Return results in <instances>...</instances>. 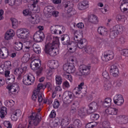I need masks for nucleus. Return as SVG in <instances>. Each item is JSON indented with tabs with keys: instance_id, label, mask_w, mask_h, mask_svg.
I'll use <instances>...</instances> for the list:
<instances>
[{
	"instance_id": "9d476101",
	"label": "nucleus",
	"mask_w": 128,
	"mask_h": 128,
	"mask_svg": "<svg viewBox=\"0 0 128 128\" xmlns=\"http://www.w3.org/2000/svg\"><path fill=\"white\" fill-rule=\"evenodd\" d=\"M114 56V54L112 50H108V54L104 53L103 56H102V60L104 62H108L110 60H112Z\"/></svg>"
},
{
	"instance_id": "aec40b11",
	"label": "nucleus",
	"mask_w": 128,
	"mask_h": 128,
	"mask_svg": "<svg viewBox=\"0 0 128 128\" xmlns=\"http://www.w3.org/2000/svg\"><path fill=\"white\" fill-rule=\"evenodd\" d=\"M89 110H92L91 114L92 112H95L98 110V103L96 102H92L89 104Z\"/></svg>"
},
{
	"instance_id": "f3484780",
	"label": "nucleus",
	"mask_w": 128,
	"mask_h": 128,
	"mask_svg": "<svg viewBox=\"0 0 128 128\" xmlns=\"http://www.w3.org/2000/svg\"><path fill=\"white\" fill-rule=\"evenodd\" d=\"M8 56V50L6 48L0 50V58L2 59L6 58Z\"/></svg>"
},
{
	"instance_id": "e2e57ef3",
	"label": "nucleus",
	"mask_w": 128,
	"mask_h": 128,
	"mask_svg": "<svg viewBox=\"0 0 128 128\" xmlns=\"http://www.w3.org/2000/svg\"><path fill=\"white\" fill-rule=\"evenodd\" d=\"M23 14L24 16H30L32 15V12L28 10H26L23 12Z\"/></svg>"
},
{
	"instance_id": "a878e982",
	"label": "nucleus",
	"mask_w": 128,
	"mask_h": 128,
	"mask_svg": "<svg viewBox=\"0 0 128 128\" xmlns=\"http://www.w3.org/2000/svg\"><path fill=\"white\" fill-rule=\"evenodd\" d=\"M112 105V98H106L104 102H103L102 106L104 108H110Z\"/></svg>"
},
{
	"instance_id": "bb28decb",
	"label": "nucleus",
	"mask_w": 128,
	"mask_h": 128,
	"mask_svg": "<svg viewBox=\"0 0 128 128\" xmlns=\"http://www.w3.org/2000/svg\"><path fill=\"white\" fill-rule=\"evenodd\" d=\"M8 109L6 107L3 106L0 109V117L1 118H4V116L8 114Z\"/></svg>"
},
{
	"instance_id": "4468645a",
	"label": "nucleus",
	"mask_w": 128,
	"mask_h": 128,
	"mask_svg": "<svg viewBox=\"0 0 128 128\" xmlns=\"http://www.w3.org/2000/svg\"><path fill=\"white\" fill-rule=\"evenodd\" d=\"M38 62H40V59H35L33 60L30 63V68L33 70H36L38 68H40V65Z\"/></svg>"
},
{
	"instance_id": "7ed1b4c3",
	"label": "nucleus",
	"mask_w": 128,
	"mask_h": 128,
	"mask_svg": "<svg viewBox=\"0 0 128 128\" xmlns=\"http://www.w3.org/2000/svg\"><path fill=\"white\" fill-rule=\"evenodd\" d=\"M124 32V26L122 25H116L113 27L112 30L110 32V38H114L120 32Z\"/></svg>"
},
{
	"instance_id": "bf43d9fd",
	"label": "nucleus",
	"mask_w": 128,
	"mask_h": 128,
	"mask_svg": "<svg viewBox=\"0 0 128 128\" xmlns=\"http://www.w3.org/2000/svg\"><path fill=\"white\" fill-rule=\"evenodd\" d=\"M44 88V84H39L37 86V88L34 90L37 92H40V89Z\"/></svg>"
},
{
	"instance_id": "c03bdc74",
	"label": "nucleus",
	"mask_w": 128,
	"mask_h": 128,
	"mask_svg": "<svg viewBox=\"0 0 128 128\" xmlns=\"http://www.w3.org/2000/svg\"><path fill=\"white\" fill-rule=\"evenodd\" d=\"M22 82L26 86H30V84H32L30 80H28V77L26 76H24L23 78Z\"/></svg>"
},
{
	"instance_id": "338daca9",
	"label": "nucleus",
	"mask_w": 128,
	"mask_h": 128,
	"mask_svg": "<svg viewBox=\"0 0 128 128\" xmlns=\"http://www.w3.org/2000/svg\"><path fill=\"white\" fill-rule=\"evenodd\" d=\"M14 114L16 116H22V112L20 110H16V112H14Z\"/></svg>"
},
{
	"instance_id": "37998d69",
	"label": "nucleus",
	"mask_w": 128,
	"mask_h": 128,
	"mask_svg": "<svg viewBox=\"0 0 128 128\" xmlns=\"http://www.w3.org/2000/svg\"><path fill=\"white\" fill-rule=\"evenodd\" d=\"M27 78H28V80H29V82H30L31 84L34 82L36 78H34V75H32V74H29L27 76Z\"/></svg>"
},
{
	"instance_id": "9b49d317",
	"label": "nucleus",
	"mask_w": 128,
	"mask_h": 128,
	"mask_svg": "<svg viewBox=\"0 0 128 128\" xmlns=\"http://www.w3.org/2000/svg\"><path fill=\"white\" fill-rule=\"evenodd\" d=\"M113 100L115 104H116L117 106H122L124 102V98L121 94L116 95L114 96Z\"/></svg>"
},
{
	"instance_id": "09e8293b",
	"label": "nucleus",
	"mask_w": 128,
	"mask_h": 128,
	"mask_svg": "<svg viewBox=\"0 0 128 128\" xmlns=\"http://www.w3.org/2000/svg\"><path fill=\"white\" fill-rule=\"evenodd\" d=\"M4 104H6V106H8L12 108V106H14V101L12 100H6L4 102Z\"/></svg>"
},
{
	"instance_id": "dca6fc26",
	"label": "nucleus",
	"mask_w": 128,
	"mask_h": 128,
	"mask_svg": "<svg viewBox=\"0 0 128 128\" xmlns=\"http://www.w3.org/2000/svg\"><path fill=\"white\" fill-rule=\"evenodd\" d=\"M86 114H90L92 112H90L86 108H80L78 112V115L80 118H84V116H86Z\"/></svg>"
},
{
	"instance_id": "e433bc0d",
	"label": "nucleus",
	"mask_w": 128,
	"mask_h": 128,
	"mask_svg": "<svg viewBox=\"0 0 128 128\" xmlns=\"http://www.w3.org/2000/svg\"><path fill=\"white\" fill-rule=\"evenodd\" d=\"M14 76L12 75L11 77L9 76V78L6 80V82L8 84V86L9 84H14Z\"/></svg>"
},
{
	"instance_id": "a211bd4d",
	"label": "nucleus",
	"mask_w": 128,
	"mask_h": 128,
	"mask_svg": "<svg viewBox=\"0 0 128 128\" xmlns=\"http://www.w3.org/2000/svg\"><path fill=\"white\" fill-rule=\"evenodd\" d=\"M77 43V46L78 48H86V46L88 44V42L84 38L80 39Z\"/></svg>"
},
{
	"instance_id": "4d7b16f0",
	"label": "nucleus",
	"mask_w": 128,
	"mask_h": 128,
	"mask_svg": "<svg viewBox=\"0 0 128 128\" xmlns=\"http://www.w3.org/2000/svg\"><path fill=\"white\" fill-rule=\"evenodd\" d=\"M53 106L54 108H58V107L60 106V102H58V100L56 99L54 102Z\"/></svg>"
},
{
	"instance_id": "c756f323",
	"label": "nucleus",
	"mask_w": 128,
	"mask_h": 128,
	"mask_svg": "<svg viewBox=\"0 0 128 128\" xmlns=\"http://www.w3.org/2000/svg\"><path fill=\"white\" fill-rule=\"evenodd\" d=\"M70 2H66L64 4V10L66 12H68V14L72 12V7H70Z\"/></svg>"
},
{
	"instance_id": "774afa93",
	"label": "nucleus",
	"mask_w": 128,
	"mask_h": 128,
	"mask_svg": "<svg viewBox=\"0 0 128 128\" xmlns=\"http://www.w3.org/2000/svg\"><path fill=\"white\" fill-rule=\"evenodd\" d=\"M122 54L124 56H128V49H124L122 51Z\"/></svg>"
},
{
	"instance_id": "6e6552de",
	"label": "nucleus",
	"mask_w": 128,
	"mask_h": 128,
	"mask_svg": "<svg viewBox=\"0 0 128 128\" xmlns=\"http://www.w3.org/2000/svg\"><path fill=\"white\" fill-rule=\"evenodd\" d=\"M26 70V66H22V68H19L14 70V74L18 76L17 79L18 80H22V72H24Z\"/></svg>"
},
{
	"instance_id": "393cba45",
	"label": "nucleus",
	"mask_w": 128,
	"mask_h": 128,
	"mask_svg": "<svg viewBox=\"0 0 128 128\" xmlns=\"http://www.w3.org/2000/svg\"><path fill=\"white\" fill-rule=\"evenodd\" d=\"M88 21L92 24H98V17L96 15H91L88 16Z\"/></svg>"
},
{
	"instance_id": "3c124183",
	"label": "nucleus",
	"mask_w": 128,
	"mask_h": 128,
	"mask_svg": "<svg viewBox=\"0 0 128 128\" xmlns=\"http://www.w3.org/2000/svg\"><path fill=\"white\" fill-rule=\"evenodd\" d=\"M58 26H59V28H58V32L59 34H62V32H64L66 31V28L62 26L58 25Z\"/></svg>"
},
{
	"instance_id": "7c9ffc66",
	"label": "nucleus",
	"mask_w": 128,
	"mask_h": 128,
	"mask_svg": "<svg viewBox=\"0 0 128 128\" xmlns=\"http://www.w3.org/2000/svg\"><path fill=\"white\" fill-rule=\"evenodd\" d=\"M60 26L58 25H55L54 26H52L50 28V30L52 34H58V28Z\"/></svg>"
},
{
	"instance_id": "680f3d73",
	"label": "nucleus",
	"mask_w": 128,
	"mask_h": 128,
	"mask_svg": "<svg viewBox=\"0 0 128 128\" xmlns=\"http://www.w3.org/2000/svg\"><path fill=\"white\" fill-rule=\"evenodd\" d=\"M10 2L12 6H14V4H18V3H16V1L14 2V0H13V2L12 1V0H5L4 2L5 4H8V2Z\"/></svg>"
},
{
	"instance_id": "5fc2aeb1",
	"label": "nucleus",
	"mask_w": 128,
	"mask_h": 128,
	"mask_svg": "<svg viewBox=\"0 0 128 128\" xmlns=\"http://www.w3.org/2000/svg\"><path fill=\"white\" fill-rule=\"evenodd\" d=\"M56 84H62V77L60 76H56Z\"/></svg>"
},
{
	"instance_id": "8fccbe9b",
	"label": "nucleus",
	"mask_w": 128,
	"mask_h": 128,
	"mask_svg": "<svg viewBox=\"0 0 128 128\" xmlns=\"http://www.w3.org/2000/svg\"><path fill=\"white\" fill-rule=\"evenodd\" d=\"M40 94L39 92H37V91L34 90L33 92V94L32 95V100H34V102H36V98L38 96V94Z\"/></svg>"
},
{
	"instance_id": "603ef678",
	"label": "nucleus",
	"mask_w": 128,
	"mask_h": 128,
	"mask_svg": "<svg viewBox=\"0 0 128 128\" xmlns=\"http://www.w3.org/2000/svg\"><path fill=\"white\" fill-rule=\"evenodd\" d=\"M116 19L120 22H126V17L124 16L118 14L116 16Z\"/></svg>"
},
{
	"instance_id": "de8ad7c7",
	"label": "nucleus",
	"mask_w": 128,
	"mask_h": 128,
	"mask_svg": "<svg viewBox=\"0 0 128 128\" xmlns=\"http://www.w3.org/2000/svg\"><path fill=\"white\" fill-rule=\"evenodd\" d=\"M84 50L87 54H92L94 52V50H92V48L91 46H87L84 48Z\"/></svg>"
},
{
	"instance_id": "f257e3e1",
	"label": "nucleus",
	"mask_w": 128,
	"mask_h": 128,
	"mask_svg": "<svg viewBox=\"0 0 128 128\" xmlns=\"http://www.w3.org/2000/svg\"><path fill=\"white\" fill-rule=\"evenodd\" d=\"M40 110L38 111V113H32V116H29V124L28 128H32V126H36L40 124V122L42 120V116H40Z\"/></svg>"
},
{
	"instance_id": "13d9d810",
	"label": "nucleus",
	"mask_w": 128,
	"mask_h": 128,
	"mask_svg": "<svg viewBox=\"0 0 128 128\" xmlns=\"http://www.w3.org/2000/svg\"><path fill=\"white\" fill-rule=\"evenodd\" d=\"M102 126L104 128H110V124L108 122L104 121L102 122Z\"/></svg>"
},
{
	"instance_id": "69168bd1",
	"label": "nucleus",
	"mask_w": 128,
	"mask_h": 128,
	"mask_svg": "<svg viewBox=\"0 0 128 128\" xmlns=\"http://www.w3.org/2000/svg\"><path fill=\"white\" fill-rule=\"evenodd\" d=\"M78 10H86V7L82 4L80 3L78 4Z\"/></svg>"
},
{
	"instance_id": "a19ab883",
	"label": "nucleus",
	"mask_w": 128,
	"mask_h": 128,
	"mask_svg": "<svg viewBox=\"0 0 128 128\" xmlns=\"http://www.w3.org/2000/svg\"><path fill=\"white\" fill-rule=\"evenodd\" d=\"M68 120L66 119H62L61 120V123H60V126L62 128H66V126L68 124Z\"/></svg>"
},
{
	"instance_id": "79ce46f5",
	"label": "nucleus",
	"mask_w": 128,
	"mask_h": 128,
	"mask_svg": "<svg viewBox=\"0 0 128 128\" xmlns=\"http://www.w3.org/2000/svg\"><path fill=\"white\" fill-rule=\"evenodd\" d=\"M90 120H98L100 118V115L98 114H91Z\"/></svg>"
},
{
	"instance_id": "c9c22d12",
	"label": "nucleus",
	"mask_w": 128,
	"mask_h": 128,
	"mask_svg": "<svg viewBox=\"0 0 128 128\" xmlns=\"http://www.w3.org/2000/svg\"><path fill=\"white\" fill-rule=\"evenodd\" d=\"M64 95H65L66 96L65 97L66 98H68V100H70V102H72L74 98V96H72V92H66L64 94Z\"/></svg>"
},
{
	"instance_id": "0eeeda50",
	"label": "nucleus",
	"mask_w": 128,
	"mask_h": 128,
	"mask_svg": "<svg viewBox=\"0 0 128 128\" xmlns=\"http://www.w3.org/2000/svg\"><path fill=\"white\" fill-rule=\"evenodd\" d=\"M6 88L8 90L10 94H14V92H16L20 90L18 84H16L8 85Z\"/></svg>"
},
{
	"instance_id": "b1692460",
	"label": "nucleus",
	"mask_w": 128,
	"mask_h": 128,
	"mask_svg": "<svg viewBox=\"0 0 128 128\" xmlns=\"http://www.w3.org/2000/svg\"><path fill=\"white\" fill-rule=\"evenodd\" d=\"M108 112L109 114L112 116H116L118 112V109L114 108H110L108 109Z\"/></svg>"
},
{
	"instance_id": "6e6d98bb",
	"label": "nucleus",
	"mask_w": 128,
	"mask_h": 128,
	"mask_svg": "<svg viewBox=\"0 0 128 128\" xmlns=\"http://www.w3.org/2000/svg\"><path fill=\"white\" fill-rule=\"evenodd\" d=\"M102 76L104 78H106V80H110V74H108V72L106 71H104L102 74Z\"/></svg>"
},
{
	"instance_id": "58836bf2",
	"label": "nucleus",
	"mask_w": 128,
	"mask_h": 128,
	"mask_svg": "<svg viewBox=\"0 0 128 128\" xmlns=\"http://www.w3.org/2000/svg\"><path fill=\"white\" fill-rule=\"evenodd\" d=\"M14 48L16 50H22V43L20 42L15 43Z\"/></svg>"
},
{
	"instance_id": "0e129e2a",
	"label": "nucleus",
	"mask_w": 128,
	"mask_h": 128,
	"mask_svg": "<svg viewBox=\"0 0 128 128\" xmlns=\"http://www.w3.org/2000/svg\"><path fill=\"white\" fill-rule=\"evenodd\" d=\"M58 14H59L58 12L53 10V11L50 14H52L54 18H56L57 16H58Z\"/></svg>"
},
{
	"instance_id": "ea45409f",
	"label": "nucleus",
	"mask_w": 128,
	"mask_h": 128,
	"mask_svg": "<svg viewBox=\"0 0 128 128\" xmlns=\"http://www.w3.org/2000/svg\"><path fill=\"white\" fill-rule=\"evenodd\" d=\"M10 20L12 23V26L13 28H16L18 26V20L14 18H11Z\"/></svg>"
},
{
	"instance_id": "20e7f679",
	"label": "nucleus",
	"mask_w": 128,
	"mask_h": 128,
	"mask_svg": "<svg viewBox=\"0 0 128 128\" xmlns=\"http://www.w3.org/2000/svg\"><path fill=\"white\" fill-rule=\"evenodd\" d=\"M58 46V38L56 37L55 41L45 45L44 52L46 54V52H48L56 48Z\"/></svg>"
},
{
	"instance_id": "ddd939ff",
	"label": "nucleus",
	"mask_w": 128,
	"mask_h": 128,
	"mask_svg": "<svg viewBox=\"0 0 128 128\" xmlns=\"http://www.w3.org/2000/svg\"><path fill=\"white\" fill-rule=\"evenodd\" d=\"M110 74L114 78L118 76L120 72L118 71V66L115 65L112 66L110 69Z\"/></svg>"
},
{
	"instance_id": "1a4fd4ad",
	"label": "nucleus",
	"mask_w": 128,
	"mask_h": 128,
	"mask_svg": "<svg viewBox=\"0 0 128 128\" xmlns=\"http://www.w3.org/2000/svg\"><path fill=\"white\" fill-rule=\"evenodd\" d=\"M116 122L120 124H126L128 123V116L126 115H119L115 118Z\"/></svg>"
},
{
	"instance_id": "f704fd0d",
	"label": "nucleus",
	"mask_w": 128,
	"mask_h": 128,
	"mask_svg": "<svg viewBox=\"0 0 128 128\" xmlns=\"http://www.w3.org/2000/svg\"><path fill=\"white\" fill-rule=\"evenodd\" d=\"M104 88V90H110L112 88V84H110L108 81L105 82Z\"/></svg>"
},
{
	"instance_id": "cd10ccee",
	"label": "nucleus",
	"mask_w": 128,
	"mask_h": 128,
	"mask_svg": "<svg viewBox=\"0 0 128 128\" xmlns=\"http://www.w3.org/2000/svg\"><path fill=\"white\" fill-rule=\"evenodd\" d=\"M14 36V30H10V31H8L6 32L4 38L5 39H6L7 40H10V38H12V36Z\"/></svg>"
},
{
	"instance_id": "412c9836",
	"label": "nucleus",
	"mask_w": 128,
	"mask_h": 128,
	"mask_svg": "<svg viewBox=\"0 0 128 128\" xmlns=\"http://www.w3.org/2000/svg\"><path fill=\"white\" fill-rule=\"evenodd\" d=\"M40 34L41 35H40V34H38V32H36L34 34L33 38L34 42H38V40H40V38L42 40L44 38V32H41Z\"/></svg>"
},
{
	"instance_id": "2f4dec72",
	"label": "nucleus",
	"mask_w": 128,
	"mask_h": 128,
	"mask_svg": "<svg viewBox=\"0 0 128 128\" xmlns=\"http://www.w3.org/2000/svg\"><path fill=\"white\" fill-rule=\"evenodd\" d=\"M46 54H50V56H56V54H58V48L52 49Z\"/></svg>"
},
{
	"instance_id": "864d4df0",
	"label": "nucleus",
	"mask_w": 128,
	"mask_h": 128,
	"mask_svg": "<svg viewBox=\"0 0 128 128\" xmlns=\"http://www.w3.org/2000/svg\"><path fill=\"white\" fill-rule=\"evenodd\" d=\"M33 48L34 52L36 54H40V47L39 46H33Z\"/></svg>"
},
{
	"instance_id": "2eb2a0df",
	"label": "nucleus",
	"mask_w": 128,
	"mask_h": 128,
	"mask_svg": "<svg viewBox=\"0 0 128 128\" xmlns=\"http://www.w3.org/2000/svg\"><path fill=\"white\" fill-rule=\"evenodd\" d=\"M53 11L54 6H48L47 7H46L44 10L45 16H46V18H50V16H52L51 14Z\"/></svg>"
},
{
	"instance_id": "f8f14e48",
	"label": "nucleus",
	"mask_w": 128,
	"mask_h": 128,
	"mask_svg": "<svg viewBox=\"0 0 128 128\" xmlns=\"http://www.w3.org/2000/svg\"><path fill=\"white\" fill-rule=\"evenodd\" d=\"M61 42L62 44L70 46L72 44L70 43V36L66 34H63L61 36Z\"/></svg>"
},
{
	"instance_id": "5701e85b",
	"label": "nucleus",
	"mask_w": 128,
	"mask_h": 128,
	"mask_svg": "<svg viewBox=\"0 0 128 128\" xmlns=\"http://www.w3.org/2000/svg\"><path fill=\"white\" fill-rule=\"evenodd\" d=\"M120 8L121 12H126V10H128V4H126V2H123L122 0H120Z\"/></svg>"
},
{
	"instance_id": "49530a36",
	"label": "nucleus",
	"mask_w": 128,
	"mask_h": 128,
	"mask_svg": "<svg viewBox=\"0 0 128 128\" xmlns=\"http://www.w3.org/2000/svg\"><path fill=\"white\" fill-rule=\"evenodd\" d=\"M118 42L120 44H124L126 42V38L124 36H120L118 38Z\"/></svg>"
},
{
	"instance_id": "473e14b6",
	"label": "nucleus",
	"mask_w": 128,
	"mask_h": 128,
	"mask_svg": "<svg viewBox=\"0 0 128 128\" xmlns=\"http://www.w3.org/2000/svg\"><path fill=\"white\" fill-rule=\"evenodd\" d=\"M73 126L75 128H80V126H82V121L79 119H76L73 122Z\"/></svg>"
},
{
	"instance_id": "c85d7f7f",
	"label": "nucleus",
	"mask_w": 128,
	"mask_h": 128,
	"mask_svg": "<svg viewBox=\"0 0 128 128\" xmlns=\"http://www.w3.org/2000/svg\"><path fill=\"white\" fill-rule=\"evenodd\" d=\"M98 32L101 36H106L108 34L106 29L102 26L98 28Z\"/></svg>"
},
{
	"instance_id": "4be33fe9",
	"label": "nucleus",
	"mask_w": 128,
	"mask_h": 128,
	"mask_svg": "<svg viewBox=\"0 0 128 128\" xmlns=\"http://www.w3.org/2000/svg\"><path fill=\"white\" fill-rule=\"evenodd\" d=\"M84 82L80 83L78 87V91L76 92V94L77 96V98H80L82 96V86H84Z\"/></svg>"
},
{
	"instance_id": "052dcab7",
	"label": "nucleus",
	"mask_w": 128,
	"mask_h": 128,
	"mask_svg": "<svg viewBox=\"0 0 128 128\" xmlns=\"http://www.w3.org/2000/svg\"><path fill=\"white\" fill-rule=\"evenodd\" d=\"M4 124L6 128H12V124H10V121L4 122Z\"/></svg>"
},
{
	"instance_id": "6ab92c4d",
	"label": "nucleus",
	"mask_w": 128,
	"mask_h": 128,
	"mask_svg": "<svg viewBox=\"0 0 128 128\" xmlns=\"http://www.w3.org/2000/svg\"><path fill=\"white\" fill-rule=\"evenodd\" d=\"M48 66L51 70L57 68L58 66V62L56 60H51L48 62Z\"/></svg>"
},
{
	"instance_id": "39448f33",
	"label": "nucleus",
	"mask_w": 128,
	"mask_h": 128,
	"mask_svg": "<svg viewBox=\"0 0 128 128\" xmlns=\"http://www.w3.org/2000/svg\"><path fill=\"white\" fill-rule=\"evenodd\" d=\"M16 36L19 38H28L30 36V30L26 28L18 30L16 32Z\"/></svg>"
},
{
	"instance_id": "423d86ee",
	"label": "nucleus",
	"mask_w": 128,
	"mask_h": 128,
	"mask_svg": "<svg viewBox=\"0 0 128 128\" xmlns=\"http://www.w3.org/2000/svg\"><path fill=\"white\" fill-rule=\"evenodd\" d=\"M63 70L68 74H72L73 72H74V70H76V68H74V66L72 64L67 63L64 65Z\"/></svg>"
},
{
	"instance_id": "f03ea898",
	"label": "nucleus",
	"mask_w": 128,
	"mask_h": 128,
	"mask_svg": "<svg viewBox=\"0 0 128 128\" xmlns=\"http://www.w3.org/2000/svg\"><path fill=\"white\" fill-rule=\"evenodd\" d=\"M90 68H92V66L88 64V66L86 65H80L79 67V74L80 76H86L90 74Z\"/></svg>"
},
{
	"instance_id": "72a5a7b5",
	"label": "nucleus",
	"mask_w": 128,
	"mask_h": 128,
	"mask_svg": "<svg viewBox=\"0 0 128 128\" xmlns=\"http://www.w3.org/2000/svg\"><path fill=\"white\" fill-rule=\"evenodd\" d=\"M26 1L28 2H30V1L32 2V6L34 8V10H36L37 12H40V7H38L37 9L36 8V5L38 2V0H26Z\"/></svg>"
},
{
	"instance_id": "a18cd8bd",
	"label": "nucleus",
	"mask_w": 128,
	"mask_h": 128,
	"mask_svg": "<svg viewBox=\"0 0 128 128\" xmlns=\"http://www.w3.org/2000/svg\"><path fill=\"white\" fill-rule=\"evenodd\" d=\"M22 60L24 63L28 62L30 60V54H24V55L23 56L22 58Z\"/></svg>"
},
{
	"instance_id": "4c0bfd02",
	"label": "nucleus",
	"mask_w": 128,
	"mask_h": 128,
	"mask_svg": "<svg viewBox=\"0 0 128 128\" xmlns=\"http://www.w3.org/2000/svg\"><path fill=\"white\" fill-rule=\"evenodd\" d=\"M3 66L4 70H8L10 68V66H12V62L10 61L6 62Z\"/></svg>"
}]
</instances>
